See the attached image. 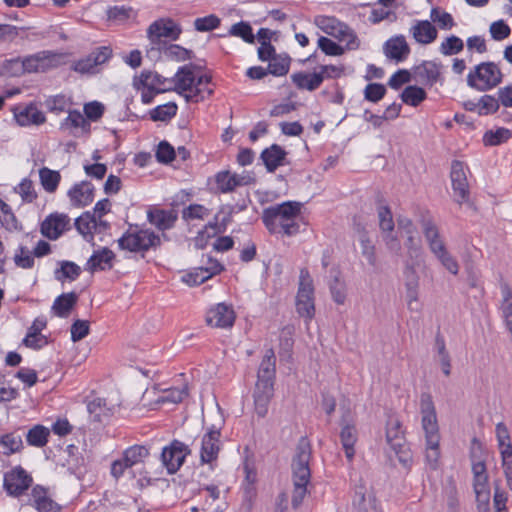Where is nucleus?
I'll use <instances>...</instances> for the list:
<instances>
[{"mask_svg": "<svg viewBox=\"0 0 512 512\" xmlns=\"http://www.w3.org/2000/svg\"><path fill=\"white\" fill-rule=\"evenodd\" d=\"M386 442L395 452L399 463L410 469L413 463L411 449L406 441L402 423L396 417H389L386 425Z\"/></svg>", "mask_w": 512, "mask_h": 512, "instance_id": "obj_6", "label": "nucleus"}, {"mask_svg": "<svg viewBox=\"0 0 512 512\" xmlns=\"http://www.w3.org/2000/svg\"><path fill=\"white\" fill-rule=\"evenodd\" d=\"M78 298L76 292L63 293L54 300L51 310L56 316L66 318L77 304Z\"/></svg>", "mask_w": 512, "mask_h": 512, "instance_id": "obj_33", "label": "nucleus"}, {"mask_svg": "<svg viewBox=\"0 0 512 512\" xmlns=\"http://www.w3.org/2000/svg\"><path fill=\"white\" fill-rule=\"evenodd\" d=\"M50 430L40 424L34 425L26 433V441L29 446L42 448L48 443Z\"/></svg>", "mask_w": 512, "mask_h": 512, "instance_id": "obj_42", "label": "nucleus"}, {"mask_svg": "<svg viewBox=\"0 0 512 512\" xmlns=\"http://www.w3.org/2000/svg\"><path fill=\"white\" fill-rule=\"evenodd\" d=\"M450 178L454 192V200L460 205L468 203L470 190L463 162L459 160L452 161Z\"/></svg>", "mask_w": 512, "mask_h": 512, "instance_id": "obj_13", "label": "nucleus"}, {"mask_svg": "<svg viewBox=\"0 0 512 512\" xmlns=\"http://www.w3.org/2000/svg\"><path fill=\"white\" fill-rule=\"evenodd\" d=\"M314 23L325 34L330 35L337 40H339V38H343V36H345L344 31H347V24L341 22L334 16H316Z\"/></svg>", "mask_w": 512, "mask_h": 512, "instance_id": "obj_28", "label": "nucleus"}, {"mask_svg": "<svg viewBox=\"0 0 512 512\" xmlns=\"http://www.w3.org/2000/svg\"><path fill=\"white\" fill-rule=\"evenodd\" d=\"M71 229V219L65 213L49 214L40 225L41 234L49 240H57Z\"/></svg>", "mask_w": 512, "mask_h": 512, "instance_id": "obj_14", "label": "nucleus"}, {"mask_svg": "<svg viewBox=\"0 0 512 512\" xmlns=\"http://www.w3.org/2000/svg\"><path fill=\"white\" fill-rule=\"evenodd\" d=\"M410 272L412 276L411 278H408L405 284L407 305L409 310L418 311L420 309V304L418 302L419 278L413 268H410Z\"/></svg>", "mask_w": 512, "mask_h": 512, "instance_id": "obj_41", "label": "nucleus"}, {"mask_svg": "<svg viewBox=\"0 0 512 512\" xmlns=\"http://www.w3.org/2000/svg\"><path fill=\"white\" fill-rule=\"evenodd\" d=\"M387 90L381 83H369L364 89V98L367 101L377 103L382 100Z\"/></svg>", "mask_w": 512, "mask_h": 512, "instance_id": "obj_61", "label": "nucleus"}, {"mask_svg": "<svg viewBox=\"0 0 512 512\" xmlns=\"http://www.w3.org/2000/svg\"><path fill=\"white\" fill-rule=\"evenodd\" d=\"M22 429H16L10 433L0 435V443L3 447L2 453L6 456H10L15 453H19L23 450V433H20Z\"/></svg>", "mask_w": 512, "mask_h": 512, "instance_id": "obj_35", "label": "nucleus"}, {"mask_svg": "<svg viewBox=\"0 0 512 512\" xmlns=\"http://www.w3.org/2000/svg\"><path fill=\"white\" fill-rule=\"evenodd\" d=\"M87 410L96 422H101L103 416H108L110 409L104 398H95L87 403Z\"/></svg>", "mask_w": 512, "mask_h": 512, "instance_id": "obj_52", "label": "nucleus"}, {"mask_svg": "<svg viewBox=\"0 0 512 512\" xmlns=\"http://www.w3.org/2000/svg\"><path fill=\"white\" fill-rule=\"evenodd\" d=\"M211 83V76L205 74L198 77L194 83L193 93H186L185 99L187 102H199L205 98V93L211 95L213 90L208 85Z\"/></svg>", "mask_w": 512, "mask_h": 512, "instance_id": "obj_39", "label": "nucleus"}, {"mask_svg": "<svg viewBox=\"0 0 512 512\" xmlns=\"http://www.w3.org/2000/svg\"><path fill=\"white\" fill-rule=\"evenodd\" d=\"M115 257L116 255L111 249L107 247L100 248L95 250L88 259L85 269L91 273L111 270L113 268V261L115 260Z\"/></svg>", "mask_w": 512, "mask_h": 512, "instance_id": "obj_23", "label": "nucleus"}, {"mask_svg": "<svg viewBox=\"0 0 512 512\" xmlns=\"http://www.w3.org/2000/svg\"><path fill=\"white\" fill-rule=\"evenodd\" d=\"M254 178L248 173L232 174L226 171V192L233 191L236 187L249 185Z\"/></svg>", "mask_w": 512, "mask_h": 512, "instance_id": "obj_57", "label": "nucleus"}, {"mask_svg": "<svg viewBox=\"0 0 512 512\" xmlns=\"http://www.w3.org/2000/svg\"><path fill=\"white\" fill-rule=\"evenodd\" d=\"M435 347H436L438 355L440 357V364H441L442 371L445 374V376H449L451 374L450 355L446 349L445 339L441 335L440 332H438L436 334Z\"/></svg>", "mask_w": 512, "mask_h": 512, "instance_id": "obj_47", "label": "nucleus"}, {"mask_svg": "<svg viewBox=\"0 0 512 512\" xmlns=\"http://www.w3.org/2000/svg\"><path fill=\"white\" fill-rule=\"evenodd\" d=\"M318 47L328 56H341L345 52V48L325 36L319 37Z\"/></svg>", "mask_w": 512, "mask_h": 512, "instance_id": "obj_62", "label": "nucleus"}, {"mask_svg": "<svg viewBox=\"0 0 512 512\" xmlns=\"http://www.w3.org/2000/svg\"><path fill=\"white\" fill-rule=\"evenodd\" d=\"M418 222L422 228L423 235L431 253L445 269H447L451 274L457 275L459 272V264L455 257H453L448 251L446 244L440 235L439 228L430 212L428 210L422 211Z\"/></svg>", "mask_w": 512, "mask_h": 512, "instance_id": "obj_4", "label": "nucleus"}, {"mask_svg": "<svg viewBox=\"0 0 512 512\" xmlns=\"http://www.w3.org/2000/svg\"><path fill=\"white\" fill-rule=\"evenodd\" d=\"M172 80V90L183 94L184 92L193 93L195 76L191 65H185L178 69Z\"/></svg>", "mask_w": 512, "mask_h": 512, "instance_id": "obj_27", "label": "nucleus"}, {"mask_svg": "<svg viewBox=\"0 0 512 512\" xmlns=\"http://www.w3.org/2000/svg\"><path fill=\"white\" fill-rule=\"evenodd\" d=\"M206 324L211 327H224V303L211 307L206 314Z\"/></svg>", "mask_w": 512, "mask_h": 512, "instance_id": "obj_56", "label": "nucleus"}, {"mask_svg": "<svg viewBox=\"0 0 512 512\" xmlns=\"http://www.w3.org/2000/svg\"><path fill=\"white\" fill-rule=\"evenodd\" d=\"M60 269L55 271V277L57 280L69 279L71 281L76 280L81 274V268L74 262L61 261Z\"/></svg>", "mask_w": 512, "mask_h": 512, "instance_id": "obj_50", "label": "nucleus"}, {"mask_svg": "<svg viewBox=\"0 0 512 512\" xmlns=\"http://www.w3.org/2000/svg\"><path fill=\"white\" fill-rule=\"evenodd\" d=\"M33 478L18 465L4 473L3 488L9 496L19 498L32 486Z\"/></svg>", "mask_w": 512, "mask_h": 512, "instance_id": "obj_10", "label": "nucleus"}, {"mask_svg": "<svg viewBox=\"0 0 512 512\" xmlns=\"http://www.w3.org/2000/svg\"><path fill=\"white\" fill-rule=\"evenodd\" d=\"M221 427L212 425L202 436L200 460L203 464H212L221 450Z\"/></svg>", "mask_w": 512, "mask_h": 512, "instance_id": "obj_12", "label": "nucleus"}, {"mask_svg": "<svg viewBox=\"0 0 512 512\" xmlns=\"http://www.w3.org/2000/svg\"><path fill=\"white\" fill-rule=\"evenodd\" d=\"M177 105L174 102H169L164 105H159L152 109L149 114L153 121H168L173 118L177 113Z\"/></svg>", "mask_w": 512, "mask_h": 512, "instance_id": "obj_49", "label": "nucleus"}, {"mask_svg": "<svg viewBox=\"0 0 512 512\" xmlns=\"http://www.w3.org/2000/svg\"><path fill=\"white\" fill-rule=\"evenodd\" d=\"M359 242L361 245V254L366 258L369 265L375 267L377 264L376 249L372 241L370 240L368 233L363 230Z\"/></svg>", "mask_w": 512, "mask_h": 512, "instance_id": "obj_51", "label": "nucleus"}, {"mask_svg": "<svg viewBox=\"0 0 512 512\" xmlns=\"http://www.w3.org/2000/svg\"><path fill=\"white\" fill-rule=\"evenodd\" d=\"M311 443L307 437H301L296 446V453L292 460L293 493L291 505L297 509L303 502L307 493V485L310 482L311 471L309 462L311 459Z\"/></svg>", "mask_w": 512, "mask_h": 512, "instance_id": "obj_2", "label": "nucleus"}, {"mask_svg": "<svg viewBox=\"0 0 512 512\" xmlns=\"http://www.w3.org/2000/svg\"><path fill=\"white\" fill-rule=\"evenodd\" d=\"M190 453L188 445L175 439L162 449L160 459L167 473L173 475L181 468Z\"/></svg>", "mask_w": 512, "mask_h": 512, "instance_id": "obj_11", "label": "nucleus"}, {"mask_svg": "<svg viewBox=\"0 0 512 512\" xmlns=\"http://www.w3.org/2000/svg\"><path fill=\"white\" fill-rule=\"evenodd\" d=\"M503 74L494 62H482L467 75V85L477 91L485 92L498 86Z\"/></svg>", "mask_w": 512, "mask_h": 512, "instance_id": "obj_7", "label": "nucleus"}, {"mask_svg": "<svg viewBox=\"0 0 512 512\" xmlns=\"http://www.w3.org/2000/svg\"><path fill=\"white\" fill-rule=\"evenodd\" d=\"M502 303L500 306L502 318L508 331L512 330V290L508 284L501 285Z\"/></svg>", "mask_w": 512, "mask_h": 512, "instance_id": "obj_43", "label": "nucleus"}, {"mask_svg": "<svg viewBox=\"0 0 512 512\" xmlns=\"http://www.w3.org/2000/svg\"><path fill=\"white\" fill-rule=\"evenodd\" d=\"M221 25V19L214 14L196 18L194 28L199 32H209Z\"/></svg>", "mask_w": 512, "mask_h": 512, "instance_id": "obj_58", "label": "nucleus"}, {"mask_svg": "<svg viewBox=\"0 0 512 512\" xmlns=\"http://www.w3.org/2000/svg\"><path fill=\"white\" fill-rule=\"evenodd\" d=\"M420 412L422 416L421 424L426 440L425 461L431 470H437L441 456L440 433L436 409L431 394H421Z\"/></svg>", "mask_w": 512, "mask_h": 512, "instance_id": "obj_1", "label": "nucleus"}, {"mask_svg": "<svg viewBox=\"0 0 512 512\" xmlns=\"http://www.w3.org/2000/svg\"><path fill=\"white\" fill-rule=\"evenodd\" d=\"M68 197L74 207H85L94 200V186L88 181L76 183L68 191Z\"/></svg>", "mask_w": 512, "mask_h": 512, "instance_id": "obj_25", "label": "nucleus"}, {"mask_svg": "<svg viewBox=\"0 0 512 512\" xmlns=\"http://www.w3.org/2000/svg\"><path fill=\"white\" fill-rule=\"evenodd\" d=\"M274 387L256 384L254 389L255 412L258 417L264 418L268 413L269 403L273 396Z\"/></svg>", "mask_w": 512, "mask_h": 512, "instance_id": "obj_30", "label": "nucleus"}, {"mask_svg": "<svg viewBox=\"0 0 512 512\" xmlns=\"http://www.w3.org/2000/svg\"><path fill=\"white\" fill-rule=\"evenodd\" d=\"M135 86L139 89V86L146 89H153L156 93H164L167 91H172V80L171 78H165L157 72L152 71H142L139 76V84L134 83Z\"/></svg>", "mask_w": 512, "mask_h": 512, "instance_id": "obj_21", "label": "nucleus"}, {"mask_svg": "<svg viewBox=\"0 0 512 512\" xmlns=\"http://www.w3.org/2000/svg\"><path fill=\"white\" fill-rule=\"evenodd\" d=\"M511 137L509 129L500 127L494 130H488L484 133L483 143L485 146H498L508 141Z\"/></svg>", "mask_w": 512, "mask_h": 512, "instance_id": "obj_46", "label": "nucleus"}, {"mask_svg": "<svg viewBox=\"0 0 512 512\" xmlns=\"http://www.w3.org/2000/svg\"><path fill=\"white\" fill-rule=\"evenodd\" d=\"M301 204L286 201L281 204L269 206L263 210L262 221L270 233H280L291 236L299 231L295 218L299 215Z\"/></svg>", "mask_w": 512, "mask_h": 512, "instance_id": "obj_3", "label": "nucleus"}, {"mask_svg": "<svg viewBox=\"0 0 512 512\" xmlns=\"http://www.w3.org/2000/svg\"><path fill=\"white\" fill-rule=\"evenodd\" d=\"M296 309L301 317L312 319L315 314L314 286L309 271L300 270L299 288L296 296Z\"/></svg>", "mask_w": 512, "mask_h": 512, "instance_id": "obj_8", "label": "nucleus"}, {"mask_svg": "<svg viewBox=\"0 0 512 512\" xmlns=\"http://www.w3.org/2000/svg\"><path fill=\"white\" fill-rule=\"evenodd\" d=\"M147 220L158 230L164 232L175 226L178 220V212L174 209L151 208L147 211Z\"/></svg>", "mask_w": 512, "mask_h": 512, "instance_id": "obj_19", "label": "nucleus"}, {"mask_svg": "<svg viewBox=\"0 0 512 512\" xmlns=\"http://www.w3.org/2000/svg\"><path fill=\"white\" fill-rule=\"evenodd\" d=\"M276 375V356L272 348L266 350L265 355L259 365L256 384H262L274 387Z\"/></svg>", "mask_w": 512, "mask_h": 512, "instance_id": "obj_22", "label": "nucleus"}, {"mask_svg": "<svg viewBox=\"0 0 512 512\" xmlns=\"http://www.w3.org/2000/svg\"><path fill=\"white\" fill-rule=\"evenodd\" d=\"M39 178L43 189L48 193H54L59 186L61 175L58 171L42 167L39 170Z\"/></svg>", "mask_w": 512, "mask_h": 512, "instance_id": "obj_44", "label": "nucleus"}, {"mask_svg": "<svg viewBox=\"0 0 512 512\" xmlns=\"http://www.w3.org/2000/svg\"><path fill=\"white\" fill-rule=\"evenodd\" d=\"M215 238L212 243L213 249L219 252L224 251V236L221 234V225L218 222H209L194 239L197 249H204L208 246L209 240Z\"/></svg>", "mask_w": 512, "mask_h": 512, "instance_id": "obj_17", "label": "nucleus"}, {"mask_svg": "<svg viewBox=\"0 0 512 512\" xmlns=\"http://www.w3.org/2000/svg\"><path fill=\"white\" fill-rule=\"evenodd\" d=\"M161 244V237L150 229L127 231L118 239L121 250L139 253L142 258L150 249L156 250Z\"/></svg>", "mask_w": 512, "mask_h": 512, "instance_id": "obj_5", "label": "nucleus"}, {"mask_svg": "<svg viewBox=\"0 0 512 512\" xmlns=\"http://www.w3.org/2000/svg\"><path fill=\"white\" fill-rule=\"evenodd\" d=\"M383 52L389 59L396 62L404 61L410 54V47L403 35L388 39L383 45Z\"/></svg>", "mask_w": 512, "mask_h": 512, "instance_id": "obj_24", "label": "nucleus"}, {"mask_svg": "<svg viewBox=\"0 0 512 512\" xmlns=\"http://www.w3.org/2000/svg\"><path fill=\"white\" fill-rule=\"evenodd\" d=\"M500 107V103L498 98H495L492 95H483L479 99V110L478 113L480 115H489L494 114L498 111Z\"/></svg>", "mask_w": 512, "mask_h": 512, "instance_id": "obj_63", "label": "nucleus"}, {"mask_svg": "<svg viewBox=\"0 0 512 512\" xmlns=\"http://www.w3.org/2000/svg\"><path fill=\"white\" fill-rule=\"evenodd\" d=\"M268 62V74L281 77L288 74L291 65V57L287 53H280Z\"/></svg>", "mask_w": 512, "mask_h": 512, "instance_id": "obj_40", "label": "nucleus"}, {"mask_svg": "<svg viewBox=\"0 0 512 512\" xmlns=\"http://www.w3.org/2000/svg\"><path fill=\"white\" fill-rule=\"evenodd\" d=\"M112 56V49L107 46H101L92 51L88 56L82 58L72 65V70L81 74H93L95 68L108 61Z\"/></svg>", "mask_w": 512, "mask_h": 512, "instance_id": "obj_15", "label": "nucleus"}, {"mask_svg": "<svg viewBox=\"0 0 512 512\" xmlns=\"http://www.w3.org/2000/svg\"><path fill=\"white\" fill-rule=\"evenodd\" d=\"M416 74L426 85L433 86L441 77V64L423 61L416 67Z\"/></svg>", "mask_w": 512, "mask_h": 512, "instance_id": "obj_36", "label": "nucleus"}, {"mask_svg": "<svg viewBox=\"0 0 512 512\" xmlns=\"http://www.w3.org/2000/svg\"><path fill=\"white\" fill-rule=\"evenodd\" d=\"M464 48V43L461 38L455 35L447 37L440 45V52L445 56L458 54Z\"/></svg>", "mask_w": 512, "mask_h": 512, "instance_id": "obj_55", "label": "nucleus"}, {"mask_svg": "<svg viewBox=\"0 0 512 512\" xmlns=\"http://www.w3.org/2000/svg\"><path fill=\"white\" fill-rule=\"evenodd\" d=\"M400 96L405 104L417 107L427 98V93L419 86L410 85L403 90Z\"/></svg>", "mask_w": 512, "mask_h": 512, "instance_id": "obj_45", "label": "nucleus"}, {"mask_svg": "<svg viewBox=\"0 0 512 512\" xmlns=\"http://www.w3.org/2000/svg\"><path fill=\"white\" fill-rule=\"evenodd\" d=\"M0 222L7 230H15L18 227V221L11 207L0 199Z\"/></svg>", "mask_w": 512, "mask_h": 512, "instance_id": "obj_54", "label": "nucleus"}, {"mask_svg": "<svg viewBox=\"0 0 512 512\" xmlns=\"http://www.w3.org/2000/svg\"><path fill=\"white\" fill-rule=\"evenodd\" d=\"M295 328L292 325H287L281 329L279 336V356L282 359L291 360L292 350L294 346Z\"/></svg>", "mask_w": 512, "mask_h": 512, "instance_id": "obj_37", "label": "nucleus"}, {"mask_svg": "<svg viewBox=\"0 0 512 512\" xmlns=\"http://www.w3.org/2000/svg\"><path fill=\"white\" fill-rule=\"evenodd\" d=\"M410 32L416 42L420 44H430L436 40L438 32L434 25L428 20L416 21L410 29Z\"/></svg>", "mask_w": 512, "mask_h": 512, "instance_id": "obj_31", "label": "nucleus"}, {"mask_svg": "<svg viewBox=\"0 0 512 512\" xmlns=\"http://www.w3.org/2000/svg\"><path fill=\"white\" fill-rule=\"evenodd\" d=\"M72 128H82L84 130H88L90 128L89 122L84 118V116L78 110L69 111L68 116L61 123V130H70Z\"/></svg>", "mask_w": 512, "mask_h": 512, "instance_id": "obj_48", "label": "nucleus"}, {"mask_svg": "<svg viewBox=\"0 0 512 512\" xmlns=\"http://www.w3.org/2000/svg\"><path fill=\"white\" fill-rule=\"evenodd\" d=\"M14 118L20 126L42 125L46 122L44 113L37 105L30 103L25 106L18 105L12 109Z\"/></svg>", "mask_w": 512, "mask_h": 512, "instance_id": "obj_18", "label": "nucleus"}, {"mask_svg": "<svg viewBox=\"0 0 512 512\" xmlns=\"http://www.w3.org/2000/svg\"><path fill=\"white\" fill-rule=\"evenodd\" d=\"M286 156L287 151L282 146L272 144L261 152L260 159L263 161L266 170L273 173L278 167L285 165Z\"/></svg>", "mask_w": 512, "mask_h": 512, "instance_id": "obj_26", "label": "nucleus"}, {"mask_svg": "<svg viewBox=\"0 0 512 512\" xmlns=\"http://www.w3.org/2000/svg\"><path fill=\"white\" fill-rule=\"evenodd\" d=\"M292 83L299 90H307V91H315L317 90L323 83V76L321 74H317L316 71L313 73L307 72H296L291 75Z\"/></svg>", "mask_w": 512, "mask_h": 512, "instance_id": "obj_32", "label": "nucleus"}, {"mask_svg": "<svg viewBox=\"0 0 512 512\" xmlns=\"http://www.w3.org/2000/svg\"><path fill=\"white\" fill-rule=\"evenodd\" d=\"M377 205V215L381 232H393L395 223L393 220L392 211L388 205L384 204V199L382 196L377 198Z\"/></svg>", "mask_w": 512, "mask_h": 512, "instance_id": "obj_38", "label": "nucleus"}, {"mask_svg": "<svg viewBox=\"0 0 512 512\" xmlns=\"http://www.w3.org/2000/svg\"><path fill=\"white\" fill-rule=\"evenodd\" d=\"M502 465L506 477L507 485L512 491V445L508 444L501 450Z\"/></svg>", "mask_w": 512, "mask_h": 512, "instance_id": "obj_64", "label": "nucleus"}, {"mask_svg": "<svg viewBox=\"0 0 512 512\" xmlns=\"http://www.w3.org/2000/svg\"><path fill=\"white\" fill-rule=\"evenodd\" d=\"M223 269L222 265L212 257H208V266L196 268L182 277V280L190 286L200 285Z\"/></svg>", "mask_w": 512, "mask_h": 512, "instance_id": "obj_20", "label": "nucleus"}, {"mask_svg": "<svg viewBox=\"0 0 512 512\" xmlns=\"http://www.w3.org/2000/svg\"><path fill=\"white\" fill-rule=\"evenodd\" d=\"M150 456V449L145 445H132L122 453V458L111 463L110 473L116 480L124 475L126 469L142 464Z\"/></svg>", "mask_w": 512, "mask_h": 512, "instance_id": "obj_9", "label": "nucleus"}, {"mask_svg": "<svg viewBox=\"0 0 512 512\" xmlns=\"http://www.w3.org/2000/svg\"><path fill=\"white\" fill-rule=\"evenodd\" d=\"M147 34L151 42H156L161 37L177 40L181 34V28L171 18H161L148 27Z\"/></svg>", "mask_w": 512, "mask_h": 512, "instance_id": "obj_16", "label": "nucleus"}, {"mask_svg": "<svg viewBox=\"0 0 512 512\" xmlns=\"http://www.w3.org/2000/svg\"><path fill=\"white\" fill-rule=\"evenodd\" d=\"M92 224L95 227L97 225V222L94 215H92V213L89 211L84 212L75 220L74 223L75 228L81 235H83L84 237L90 236V238L93 239V234L91 232Z\"/></svg>", "mask_w": 512, "mask_h": 512, "instance_id": "obj_53", "label": "nucleus"}, {"mask_svg": "<svg viewBox=\"0 0 512 512\" xmlns=\"http://www.w3.org/2000/svg\"><path fill=\"white\" fill-rule=\"evenodd\" d=\"M136 12L132 7L128 6H113L107 10V17L109 20L123 22L131 17H136Z\"/></svg>", "mask_w": 512, "mask_h": 512, "instance_id": "obj_60", "label": "nucleus"}, {"mask_svg": "<svg viewBox=\"0 0 512 512\" xmlns=\"http://www.w3.org/2000/svg\"><path fill=\"white\" fill-rule=\"evenodd\" d=\"M34 507L39 512H60L61 507L48 495V490L41 486L36 485L32 488L31 492Z\"/></svg>", "mask_w": 512, "mask_h": 512, "instance_id": "obj_29", "label": "nucleus"}, {"mask_svg": "<svg viewBox=\"0 0 512 512\" xmlns=\"http://www.w3.org/2000/svg\"><path fill=\"white\" fill-rule=\"evenodd\" d=\"M229 34L240 37L247 43H253L255 39L251 25L243 21L232 25Z\"/></svg>", "mask_w": 512, "mask_h": 512, "instance_id": "obj_59", "label": "nucleus"}, {"mask_svg": "<svg viewBox=\"0 0 512 512\" xmlns=\"http://www.w3.org/2000/svg\"><path fill=\"white\" fill-rule=\"evenodd\" d=\"M357 438V429L355 425L349 423L342 424L340 440L345 452V456L349 462H352L354 458V446L357 442Z\"/></svg>", "mask_w": 512, "mask_h": 512, "instance_id": "obj_34", "label": "nucleus"}]
</instances>
